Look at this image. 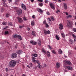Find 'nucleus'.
Segmentation results:
<instances>
[{
    "instance_id": "obj_1",
    "label": "nucleus",
    "mask_w": 76,
    "mask_h": 76,
    "mask_svg": "<svg viewBox=\"0 0 76 76\" xmlns=\"http://www.w3.org/2000/svg\"><path fill=\"white\" fill-rule=\"evenodd\" d=\"M16 65V61L14 60H12L10 61L9 66L10 67H13Z\"/></svg>"
},
{
    "instance_id": "obj_2",
    "label": "nucleus",
    "mask_w": 76,
    "mask_h": 76,
    "mask_svg": "<svg viewBox=\"0 0 76 76\" xmlns=\"http://www.w3.org/2000/svg\"><path fill=\"white\" fill-rule=\"evenodd\" d=\"M13 37L15 38H18L19 39L21 40H22V38L21 37L20 35H18L17 34H15L13 36Z\"/></svg>"
},
{
    "instance_id": "obj_3",
    "label": "nucleus",
    "mask_w": 76,
    "mask_h": 76,
    "mask_svg": "<svg viewBox=\"0 0 76 76\" xmlns=\"http://www.w3.org/2000/svg\"><path fill=\"white\" fill-rule=\"evenodd\" d=\"M66 26L68 28H72V21H69L68 22Z\"/></svg>"
},
{
    "instance_id": "obj_4",
    "label": "nucleus",
    "mask_w": 76,
    "mask_h": 76,
    "mask_svg": "<svg viewBox=\"0 0 76 76\" xmlns=\"http://www.w3.org/2000/svg\"><path fill=\"white\" fill-rule=\"evenodd\" d=\"M16 11L17 14L19 16L20 15H21L22 13V10L20 9H18L16 10Z\"/></svg>"
},
{
    "instance_id": "obj_5",
    "label": "nucleus",
    "mask_w": 76,
    "mask_h": 76,
    "mask_svg": "<svg viewBox=\"0 0 76 76\" xmlns=\"http://www.w3.org/2000/svg\"><path fill=\"white\" fill-rule=\"evenodd\" d=\"M49 5L51 8H52V9H53V10L55 9V6L54 4L50 3L49 4Z\"/></svg>"
},
{
    "instance_id": "obj_6",
    "label": "nucleus",
    "mask_w": 76,
    "mask_h": 76,
    "mask_svg": "<svg viewBox=\"0 0 76 76\" xmlns=\"http://www.w3.org/2000/svg\"><path fill=\"white\" fill-rule=\"evenodd\" d=\"M11 56L12 58H15L17 57V54L15 53H13L12 54Z\"/></svg>"
},
{
    "instance_id": "obj_7",
    "label": "nucleus",
    "mask_w": 76,
    "mask_h": 76,
    "mask_svg": "<svg viewBox=\"0 0 76 76\" xmlns=\"http://www.w3.org/2000/svg\"><path fill=\"white\" fill-rule=\"evenodd\" d=\"M44 32L45 35H47V34H50V31L49 30L47 31L45 30H44Z\"/></svg>"
},
{
    "instance_id": "obj_8",
    "label": "nucleus",
    "mask_w": 76,
    "mask_h": 76,
    "mask_svg": "<svg viewBox=\"0 0 76 76\" xmlns=\"http://www.w3.org/2000/svg\"><path fill=\"white\" fill-rule=\"evenodd\" d=\"M65 63H66L68 65H72V63L69 61H67L66 60H64V61Z\"/></svg>"
},
{
    "instance_id": "obj_9",
    "label": "nucleus",
    "mask_w": 76,
    "mask_h": 76,
    "mask_svg": "<svg viewBox=\"0 0 76 76\" xmlns=\"http://www.w3.org/2000/svg\"><path fill=\"white\" fill-rule=\"evenodd\" d=\"M21 7L23 10H26V6L23 4H21Z\"/></svg>"
},
{
    "instance_id": "obj_10",
    "label": "nucleus",
    "mask_w": 76,
    "mask_h": 76,
    "mask_svg": "<svg viewBox=\"0 0 76 76\" xmlns=\"http://www.w3.org/2000/svg\"><path fill=\"white\" fill-rule=\"evenodd\" d=\"M30 43H31L33 45H37V42H34L32 41H30Z\"/></svg>"
},
{
    "instance_id": "obj_11",
    "label": "nucleus",
    "mask_w": 76,
    "mask_h": 76,
    "mask_svg": "<svg viewBox=\"0 0 76 76\" xmlns=\"http://www.w3.org/2000/svg\"><path fill=\"white\" fill-rule=\"evenodd\" d=\"M65 68L66 69L69 70H71L72 69V67L71 66H66L65 67Z\"/></svg>"
},
{
    "instance_id": "obj_12",
    "label": "nucleus",
    "mask_w": 76,
    "mask_h": 76,
    "mask_svg": "<svg viewBox=\"0 0 76 76\" xmlns=\"http://www.w3.org/2000/svg\"><path fill=\"white\" fill-rule=\"evenodd\" d=\"M22 50H18L17 53L18 55H20V54H22Z\"/></svg>"
},
{
    "instance_id": "obj_13",
    "label": "nucleus",
    "mask_w": 76,
    "mask_h": 76,
    "mask_svg": "<svg viewBox=\"0 0 76 76\" xmlns=\"http://www.w3.org/2000/svg\"><path fill=\"white\" fill-rule=\"evenodd\" d=\"M68 55L69 56L71 57L72 55V51L69 50L68 53Z\"/></svg>"
},
{
    "instance_id": "obj_14",
    "label": "nucleus",
    "mask_w": 76,
    "mask_h": 76,
    "mask_svg": "<svg viewBox=\"0 0 76 76\" xmlns=\"http://www.w3.org/2000/svg\"><path fill=\"white\" fill-rule=\"evenodd\" d=\"M59 29H61V30H62L63 29V25L61 24H60L59 25Z\"/></svg>"
},
{
    "instance_id": "obj_15",
    "label": "nucleus",
    "mask_w": 76,
    "mask_h": 76,
    "mask_svg": "<svg viewBox=\"0 0 76 76\" xmlns=\"http://www.w3.org/2000/svg\"><path fill=\"white\" fill-rule=\"evenodd\" d=\"M18 22L19 23H22L23 22V20L21 18H19L18 19Z\"/></svg>"
},
{
    "instance_id": "obj_16",
    "label": "nucleus",
    "mask_w": 76,
    "mask_h": 76,
    "mask_svg": "<svg viewBox=\"0 0 76 76\" xmlns=\"http://www.w3.org/2000/svg\"><path fill=\"white\" fill-rule=\"evenodd\" d=\"M37 10L38 12H39V13H42V12H43V11H42V10H41V9H40L39 8H37Z\"/></svg>"
},
{
    "instance_id": "obj_17",
    "label": "nucleus",
    "mask_w": 76,
    "mask_h": 76,
    "mask_svg": "<svg viewBox=\"0 0 76 76\" xmlns=\"http://www.w3.org/2000/svg\"><path fill=\"white\" fill-rule=\"evenodd\" d=\"M31 25L32 26H34V25H35V21L34 20L31 21Z\"/></svg>"
},
{
    "instance_id": "obj_18",
    "label": "nucleus",
    "mask_w": 76,
    "mask_h": 76,
    "mask_svg": "<svg viewBox=\"0 0 76 76\" xmlns=\"http://www.w3.org/2000/svg\"><path fill=\"white\" fill-rule=\"evenodd\" d=\"M32 34L33 35V36H35L36 35V32L34 31H33L32 32Z\"/></svg>"
},
{
    "instance_id": "obj_19",
    "label": "nucleus",
    "mask_w": 76,
    "mask_h": 76,
    "mask_svg": "<svg viewBox=\"0 0 76 76\" xmlns=\"http://www.w3.org/2000/svg\"><path fill=\"white\" fill-rule=\"evenodd\" d=\"M64 8L65 10L67 9V4H66V3L64 4Z\"/></svg>"
},
{
    "instance_id": "obj_20",
    "label": "nucleus",
    "mask_w": 76,
    "mask_h": 76,
    "mask_svg": "<svg viewBox=\"0 0 76 76\" xmlns=\"http://www.w3.org/2000/svg\"><path fill=\"white\" fill-rule=\"evenodd\" d=\"M60 64L58 62L57 63L56 65V67L58 68L60 67Z\"/></svg>"
},
{
    "instance_id": "obj_21",
    "label": "nucleus",
    "mask_w": 76,
    "mask_h": 76,
    "mask_svg": "<svg viewBox=\"0 0 76 76\" xmlns=\"http://www.w3.org/2000/svg\"><path fill=\"white\" fill-rule=\"evenodd\" d=\"M58 53L59 54H62V51L61 50V49H59Z\"/></svg>"
},
{
    "instance_id": "obj_22",
    "label": "nucleus",
    "mask_w": 76,
    "mask_h": 76,
    "mask_svg": "<svg viewBox=\"0 0 76 76\" xmlns=\"http://www.w3.org/2000/svg\"><path fill=\"white\" fill-rule=\"evenodd\" d=\"M38 45H41V41L40 40H38Z\"/></svg>"
},
{
    "instance_id": "obj_23",
    "label": "nucleus",
    "mask_w": 76,
    "mask_h": 76,
    "mask_svg": "<svg viewBox=\"0 0 76 76\" xmlns=\"http://www.w3.org/2000/svg\"><path fill=\"white\" fill-rule=\"evenodd\" d=\"M9 34V31H5L4 33V35H7V34Z\"/></svg>"
},
{
    "instance_id": "obj_24",
    "label": "nucleus",
    "mask_w": 76,
    "mask_h": 76,
    "mask_svg": "<svg viewBox=\"0 0 76 76\" xmlns=\"http://www.w3.org/2000/svg\"><path fill=\"white\" fill-rule=\"evenodd\" d=\"M3 6H4V7H8L7 4L3 2Z\"/></svg>"
},
{
    "instance_id": "obj_25",
    "label": "nucleus",
    "mask_w": 76,
    "mask_h": 76,
    "mask_svg": "<svg viewBox=\"0 0 76 76\" xmlns=\"http://www.w3.org/2000/svg\"><path fill=\"white\" fill-rule=\"evenodd\" d=\"M9 26H12L13 25L12 24V23L11 22H9L8 23Z\"/></svg>"
},
{
    "instance_id": "obj_26",
    "label": "nucleus",
    "mask_w": 76,
    "mask_h": 76,
    "mask_svg": "<svg viewBox=\"0 0 76 76\" xmlns=\"http://www.w3.org/2000/svg\"><path fill=\"white\" fill-rule=\"evenodd\" d=\"M32 56L34 57H37L38 56V55L36 53H34L32 54Z\"/></svg>"
},
{
    "instance_id": "obj_27",
    "label": "nucleus",
    "mask_w": 76,
    "mask_h": 76,
    "mask_svg": "<svg viewBox=\"0 0 76 76\" xmlns=\"http://www.w3.org/2000/svg\"><path fill=\"white\" fill-rule=\"evenodd\" d=\"M69 42L70 44H73V41L71 39H69Z\"/></svg>"
},
{
    "instance_id": "obj_28",
    "label": "nucleus",
    "mask_w": 76,
    "mask_h": 76,
    "mask_svg": "<svg viewBox=\"0 0 76 76\" xmlns=\"http://www.w3.org/2000/svg\"><path fill=\"white\" fill-rule=\"evenodd\" d=\"M10 16V13H7L6 14V17L7 18H8V17H9V16Z\"/></svg>"
},
{
    "instance_id": "obj_29",
    "label": "nucleus",
    "mask_w": 76,
    "mask_h": 76,
    "mask_svg": "<svg viewBox=\"0 0 76 76\" xmlns=\"http://www.w3.org/2000/svg\"><path fill=\"white\" fill-rule=\"evenodd\" d=\"M42 52H43V53H45V54H47V52L46 51L44 50V49H43L42 50Z\"/></svg>"
},
{
    "instance_id": "obj_30",
    "label": "nucleus",
    "mask_w": 76,
    "mask_h": 76,
    "mask_svg": "<svg viewBox=\"0 0 76 76\" xmlns=\"http://www.w3.org/2000/svg\"><path fill=\"white\" fill-rule=\"evenodd\" d=\"M38 67V68H39V69H41V67H42V66L40 65V64H38V66H37Z\"/></svg>"
},
{
    "instance_id": "obj_31",
    "label": "nucleus",
    "mask_w": 76,
    "mask_h": 76,
    "mask_svg": "<svg viewBox=\"0 0 76 76\" xmlns=\"http://www.w3.org/2000/svg\"><path fill=\"white\" fill-rule=\"evenodd\" d=\"M61 35H62L63 38H64V37H65V35H64V33H61Z\"/></svg>"
},
{
    "instance_id": "obj_32",
    "label": "nucleus",
    "mask_w": 76,
    "mask_h": 76,
    "mask_svg": "<svg viewBox=\"0 0 76 76\" xmlns=\"http://www.w3.org/2000/svg\"><path fill=\"white\" fill-rule=\"evenodd\" d=\"M23 19L24 21H26V20H27V19L25 17H23Z\"/></svg>"
},
{
    "instance_id": "obj_33",
    "label": "nucleus",
    "mask_w": 76,
    "mask_h": 76,
    "mask_svg": "<svg viewBox=\"0 0 76 76\" xmlns=\"http://www.w3.org/2000/svg\"><path fill=\"white\" fill-rule=\"evenodd\" d=\"M51 19L52 21H54L55 20V19L53 17H51Z\"/></svg>"
},
{
    "instance_id": "obj_34",
    "label": "nucleus",
    "mask_w": 76,
    "mask_h": 76,
    "mask_svg": "<svg viewBox=\"0 0 76 76\" xmlns=\"http://www.w3.org/2000/svg\"><path fill=\"white\" fill-rule=\"evenodd\" d=\"M52 53H53V54H56V52L54 50L52 51Z\"/></svg>"
},
{
    "instance_id": "obj_35",
    "label": "nucleus",
    "mask_w": 76,
    "mask_h": 76,
    "mask_svg": "<svg viewBox=\"0 0 76 76\" xmlns=\"http://www.w3.org/2000/svg\"><path fill=\"white\" fill-rule=\"evenodd\" d=\"M56 39H57V40H59V39H60L59 37H58V36H57V35H56Z\"/></svg>"
},
{
    "instance_id": "obj_36",
    "label": "nucleus",
    "mask_w": 76,
    "mask_h": 76,
    "mask_svg": "<svg viewBox=\"0 0 76 76\" xmlns=\"http://www.w3.org/2000/svg\"><path fill=\"white\" fill-rule=\"evenodd\" d=\"M39 6L41 7L43 6V4H42V3H39Z\"/></svg>"
},
{
    "instance_id": "obj_37",
    "label": "nucleus",
    "mask_w": 76,
    "mask_h": 76,
    "mask_svg": "<svg viewBox=\"0 0 76 76\" xmlns=\"http://www.w3.org/2000/svg\"><path fill=\"white\" fill-rule=\"evenodd\" d=\"M36 63H37L38 64H40V62H39V61L37 60Z\"/></svg>"
},
{
    "instance_id": "obj_38",
    "label": "nucleus",
    "mask_w": 76,
    "mask_h": 76,
    "mask_svg": "<svg viewBox=\"0 0 76 76\" xmlns=\"http://www.w3.org/2000/svg\"><path fill=\"white\" fill-rule=\"evenodd\" d=\"M72 36L74 38L76 39V36L74 34H72Z\"/></svg>"
},
{
    "instance_id": "obj_39",
    "label": "nucleus",
    "mask_w": 76,
    "mask_h": 76,
    "mask_svg": "<svg viewBox=\"0 0 76 76\" xmlns=\"http://www.w3.org/2000/svg\"><path fill=\"white\" fill-rule=\"evenodd\" d=\"M66 18H72V16L71 15H69L66 16Z\"/></svg>"
},
{
    "instance_id": "obj_40",
    "label": "nucleus",
    "mask_w": 76,
    "mask_h": 76,
    "mask_svg": "<svg viewBox=\"0 0 76 76\" xmlns=\"http://www.w3.org/2000/svg\"><path fill=\"white\" fill-rule=\"evenodd\" d=\"M45 25L47 28H48L49 27V25H48V23H46V24H45Z\"/></svg>"
},
{
    "instance_id": "obj_41",
    "label": "nucleus",
    "mask_w": 76,
    "mask_h": 76,
    "mask_svg": "<svg viewBox=\"0 0 76 76\" xmlns=\"http://www.w3.org/2000/svg\"><path fill=\"white\" fill-rule=\"evenodd\" d=\"M47 53H48V57H50V52L49 51H47Z\"/></svg>"
},
{
    "instance_id": "obj_42",
    "label": "nucleus",
    "mask_w": 76,
    "mask_h": 76,
    "mask_svg": "<svg viewBox=\"0 0 76 76\" xmlns=\"http://www.w3.org/2000/svg\"><path fill=\"white\" fill-rule=\"evenodd\" d=\"M2 3H6L7 1L6 0H1Z\"/></svg>"
},
{
    "instance_id": "obj_43",
    "label": "nucleus",
    "mask_w": 76,
    "mask_h": 76,
    "mask_svg": "<svg viewBox=\"0 0 76 76\" xmlns=\"http://www.w3.org/2000/svg\"><path fill=\"white\" fill-rule=\"evenodd\" d=\"M2 24L3 25H6V22H4L2 23Z\"/></svg>"
},
{
    "instance_id": "obj_44",
    "label": "nucleus",
    "mask_w": 76,
    "mask_h": 76,
    "mask_svg": "<svg viewBox=\"0 0 76 76\" xmlns=\"http://www.w3.org/2000/svg\"><path fill=\"white\" fill-rule=\"evenodd\" d=\"M56 13H58V12H60V10H58V9H57V10L56 11Z\"/></svg>"
},
{
    "instance_id": "obj_45",
    "label": "nucleus",
    "mask_w": 76,
    "mask_h": 76,
    "mask_svg": "<svg viewBox=\"0 0 76 76\" xmlns=\"http://www.w3.org/2000/svg\"><path fill=\"white\" fill-rule=\"evenodd\" d=\"M48 47L49 48V49H50L51 50V49H52V48H51V47L50 45H48Z\"/></svg>"
},
{
    "instance_id": "obj_46",
    "label": "nucleus",
    "mask_w": 76,
    "mask_h": 76,
    "mask_svg": "<svg viewBox=\"0 0 76 76\" xmlns=\"http://www.w3.org/2000/svg\"><path fill=\"white\" fill-rule=\"evenodd\" d=\"M32 18L33 19H35V15H33L32 16Z\"/></svg>"
},
{
    "instance_id": "obj_47",
    "label": "nucleus",
    "mask_w": 76,
    "mask_h": 76,
    "mask_svg": "<svg viewBox=\"0 0 76 76\" xmlns=\"http://www.w3.org/2000/svg\"><path fill=\"white\" fill-rule=\"evenodd\" d=\"M30 66L31 67H32V66H33V65L32 64V63H30Z\"/></svg>"
},
{
    "instance_id": "obj_48",
    "label": "nucleus",
    "mask_w": 76,
    "mask_h": 76,
    "mask_svg": "<svg viewBox=\"0 0 76 76\" xmlns=\"http://www.w3.org/2000/svg\"><path fill=\"white\" fill-rule=\"evenodd\" d=\"M37 1H39V2H42V1H42V0H37Z\"/></svg>"
},
{
    "instance_id": "obj_49",
    "label": "nucleus",
    "mask_w": 76,
    "mask_h": 76,
    "mask_svg": "<svg viewBox=\"0 0 76 76\" xmlns=\"http://www.w3.org/2000/svg\"><path fill=\"white\" fill-rule=\"evenodd\" d=\"M43 23L44 24H45H45L47 23H46V21L45 20H44L43 22Z\"/></svg>"
},
{
    "instance_id": "obj_50",
    "label": "nucleus",
    "mask_w": 76,
    "mask_h": 76,
    "mask_svg": "<svg viewBox=\"0 0 76 76\" xmlns=\"http://www.w3.org/2000/svg\"><path fill=\"white\" fill-rule=\"evenodd\" d=\"M37 61L35 60V59H33V62H34V63H36V61Z\"/></svg>"
},
{
    "instance_id": "obj_51",
    "label": "nucleus",
    "mask_w": 76,
    "mask_h": 76,
    "mask_svg": "<svg viewBox=\"0 0 76 76\" xmlns=\"http://www.w3.org/2000/svg\"><path fill=\"white\" fill-rule=\"evenodd\" d=\"M5 70L6 72H8L9 71V69H8V68H6L5 69Z\"/></svg>"
},
{
    "instance_id": "obj_52",
    "label": "nucleus",
    "mask_w": 76,
    "mask_h": 76,
    "mask_svg": "<svg viewBox=\"0 0 76 76\" xmlns=\"http://www.w3.org/2000/svg\"><path fill=\"white\" fill-rule=\"evenodd\" d=\"M64 13H65L66 14V15H69V14L67 12H64Z\"/></svg>"
},
{
    "instance_id": "obj_53",
    "label": "nucleus",
    "mask_w": 76,
    "mask_h": 76,
    "mask_svg": "<svg viewBox=\"0 0 76 76\" xmlns=\"http://www.w3.org/2000/svg\"><path fill=\"white\" fill-rule=\"evenodd\" d=\"M47 14H48V15H50V13L49 12H47Z\"/></svg>"
},
{
    "instance_id": "obj_54",
    "label": "nucleus",
    "mask_w": 76,
    "mask_h": 76,
    "mask_svg": "<svg viewBox=\"0 0 76 76\" xmlns=\"http://www.w3.org/2000/svg\"><path fill=\"white\" fill-rule=\"evenodd\" d=\"M73 31L75 32H76V28H73Z\"/></svg>"
},
{
    "instance_id": "obj_55",
    "label": "nucleus",
    "mask_w": 76,
    "mask_h": 76,
    "mask_svg": "<svg viewBox=\"0 0 76 76\" xmlns=\"http://www.w3.org/2000/svg\"><path fill=\"white\" fill-rule=\"evenodd\" d=\"M4 9L2 8L1 9V12H3V11H4Z\"/></svg>"
},
{
    "instance_id": "obj_56",
    "label": "nucleus",
    "mask_w": 76,
    "mask_h": 76,
    "mask_svg": "<svg viewBox=\"0 0 76 76\" xmlns=\"http://www.w3.org/2000/svg\"><path fill=\"white\" fill-rule=\"evenodd\" d=\"M19 28H20V29H21L23 28V26H19Z\"/></svg>"
},
{
    "instance_id": "obj_57",
    "label": "nucleus",
    "mask_w": 76,
    "mask_h": 76,
    "mask_svg": "<svg viewBox=\"0 0 76 76\" xmlns=\"http://www.w3.org/2000/svg\"><path fill=\"white\" fill-rule=\"evenodd\" d=\"M48 20H49V21L51 22V19H50V18H48Z\"/></svg>"
},
{
    "instance_id": "obj_58",
    "label": "nucleus",
    "mask_w": 76,
    "mask_h": 76,
    "mask_svg": "<svg viewBox=\"0 0 76 76\" xmlns=\"http://www.w3.org/2000/svg\"><path fill=\"white\" fill-rule=\"evenodd\" d=\"M8 27H9L8 26H6L4 28V29H7V28H8Z\"/></svg>"
},
{
    "instance_id": "obj_59",
    "label": "nucleus",
    "mask_w": 76,
    "mask_h": 76,
    "mask_svg": "<svg viewBox=\"0 0 76 76\" xmlns=\"http://www.w3.org/2000/svg\"><path fill=\"white\" fill-rule=\"evenodd\" d=\"M45 2L46 3H48V1H47V0H45Z\"/></svg>"
},
{
    "instance_id": "obj_60",
    "label": "nucleus",
    "mask_w": 76,
    "mask_h": 76,
    "mask_svg": "<svg viewBox=\"0 0 76 76\" xmlns=\"http://www.w3.org/2000/svg\"><path fill=\"white\" fill-rule=\"evenodd\" d=\"M0 50H1V51H3V48H0Z\"/></svg>"
},
{
    "instance_id": "obj_61",
    "label": "nucleus",
    "mask_w": 76,
    "mask_h": 76,
    "mask_svg": "<svg viewBox=\"0 0 76 76\" xmlns=\"http://www.w3.org/2000/svg\"><path fill=\"white\" fill-rule=\"evenodd\" d=\"M15 47V48H17V47H18V45L17 44L16 45Z\"/></svg>"
},
{
    "instance_id": "obj_62",
    "label": "nucleus",
    "mask_w": 76,
    "mask_h": 76,
    "mask_svg": "<svg viewBox=\"0 0 76 76\" xmlns=\"http://www.w3.org/2000/svg\"><path fill=\"white\" fill-rule=\"evenodd\" d=\"M30 28L28 27L27 28V30L28 31H29V30H30Z\"/></svg>"
},
{
    "instance_id": "obj_63",
    "label": "nucleus",
    "mask_w": 76,
    "mask_h": 76,
    "mask_svg": "<svg viewBox=\"0 0 76 76\" xmlns=\"http://www.w3.org/2000/svg\"><path fill=\"white\" fill-rule=\"evenodd\" d=\"M27 67H28V68H29V69H30V66H29V65H27Z\"/></svg>"
},
{
    "instance_id": "obj_64",
    "label": "nucleus",
    "mask_w": 76,
    "mask_h": 76,
    "mask_svg": "<svg viewBox=\"0 0 76 76\" xmlns=\"http://www.w3.org/2000/svg\"><path fill=\"white\" fill-rule=\"evenodd\" d=\"M34 68L36 69L37 68V66H35L34 67Z\"/></svg>"
}]
</instances>
